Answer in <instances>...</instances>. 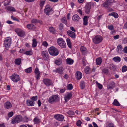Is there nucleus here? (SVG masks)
Segmentation results:
<instances>
[{"instance_id": "1", "label": "nucleus", "mask_w": 127, "mask_h": 127, "mask_svg": "<svg viewBox=\"0 0 127 127\" xmlns=\"http://www.w3.org/2000/svg\"><path fill=\"white\" fill-rule=\"evenodd\" d=\"M49 54L51 55L56 56L59 54V51L57 49L54 47H51L48 49Z\"/></svg>"}, {"instance_id": "2", "label": "nucleus", "mask_w": 127, "mask_h": 127, "mask_svg": "<svg viewBox=\"0 0 127 127\" xmlns=\"http://www.w3.org/2000/svg\"><path fill=\"white\" fill-rule=\"evenodd\" d=\"M59 100L57 95H54L50 97L49 99L48 102L50 103L53 104L58 102Z\"/></svg>"}, {"instance_id": "3", "label": "nucleus", "mask_w": 127, "mask_h": 127, "mask_svg": "<svg viewBox=\"0 0 127 127\" xmlns=\"http://www.w3.org/2000/svg\"><path fill=\"white\" fill-rule=\"evenodd\" d=\"M103 37L100 35H97L93 39V42L95 44H98L102 42L103 40Z\"/></svg>"}, {"instance_id": "4", "label": "nucleus", "mask_w": 127, "mask_h": 127, "mask_svg": "<svg viewBox=\"0 0 127 127\" xmlns=\"http://www.w3.org/2000/svg\"><path fill=\"white\" fill-rule=\"evenodd\" d=\"M57 42L58 44L62 48H65L66 47V43L62 38H59L57 40Z\"/></svg>"}, {"instance_id": "5", "label": "nucleus", "mask_w": 127, "mask_h": 127, "mask_svg": "<svg viewBox=\"0 0 127 127\" xmlns=\"http://www.w3.org/2000/svg\"><path fill=\"white\" fill-rule=\"evenodd\" d=\"M11 39L10 37H7L5 38L4 41L3 45L6 48H9L11 43Z\"/></svg>"}, {"instance_id": "6", "label": "nucleus", "mask_w": 127, "mask_h": 127, "mask_svg": "<svg viewBox=\"0 0 127 127\" xmlns=\"http://www.w3.org/2000/svg\"><path fill=\"white\" fill-rule=\"evenodd\" d=\"M22 119V117L20 116L13 117L12 118L11 123L13 124L20 122Z\"/></svg>"}, {"instance_id": "7", "label": "nucleus", "mask_w": 127, "mask_h": 127, "mask_svg": "<svg viewBox=\"0 0 127 127\" xmlns=\"http://www.w3.org/2000/svg\"><path fill=\"white\" fill-rule=\"evenodd\" d=\"M15 30L18 35L21 37L23 36L25 34L24 32L22 30L20 29H15Z\"/></svg>"}, {"instance_id": "8", "label": "nucleus", "mask_w": 127, "mask_h": 127, "mask_svg": "<svg viewBox=\"0 0 127 127\" xmlns=\"http://www.w3.org/2000/svg\"><path fill=\"white\" fill-rule=\"evenodd\" d=\"M10 78L14 82H17L20 80L19 76L16 74H14L10 76Z\"/></svg>"}, {"instance_id": "9", "label": "nucleus", "mask_w": 127, "mask_h": 127, "mask_svg": "<svg viewBox=\"0 0 127 127\" xmlns=\"http://www.w3.org/2000/svg\"><path fill=\"white\" fill-rule=\"evenodd\" d=\"M43 58L45 60H47L49 58V54L47 51H44L41 53Z\"/></svg>"}, {"instance_id": "10", "label": "nucleus", "mask_w": 127, "mask_h": 127, "mask_svg": "<svg viewBox=\"0 0 127 127\" xmlns=\"http://www.w3.org/2000/svg\"><path fill=\"white\" fill-rule=\"evenodd\" d=\"M54 117L55 119L60 121H63L64 119V116L60 114H57L55 115L54 116Z\"/></svg>"}, {"instance_id": "11", "label": "nucleus", "mask_w": 127, "mask_h": 127, "mask_svg": "<svg viewBox=\"0 0 127 127\" xmlns=\"http://www.w3.org/2000/svg\"><path fill=\"white\" fill-rule=\"evenodd\" d=\"M34 72L36 79L38 80L39 79L40 73L39 71V69L37 67H36L35 69Z\"/></svg>"}, {"instance_id": "12", "label": "nucleus", "mask_w": 127, "mask_h": 127, "mask_svg": "<svg viewBox=\"0 0 127 127\" xmlns=\"http://www.w3.org/2000/svg\"><path fill=\"white\" fill-rule=\"evenodd\" d=\"M44 83L47 86H48L52 84V81L49 79H45L43 80Z\"/></svg>"}, {"instance_id": "13", "label": "nucleus", "mask_w": 127, "mask_h": 127, "mask_svg": "<svg viewBox=\"0 0 127 127\" xmlns=\"http://www.w3.org/2000/svg\"><path fill=\"white\" fill-rule=\"evenodd\" d=\"M72 96V94L71 93H67L64 97L65 101L67 102L71 98Z\"/></svg>"}, {"instance_id": "14", "label": "nucleus", "mask_w": 127, "mask_h": 127, "mask_svg": "<svg viewBox=\"0 0 127 127\" xmlns=\"http://www.w3.org/2000/svg\"><path fill=\"white\" fill-rule=\"evenodd\" d=\"M112 1L111 0H106L103 4V6L106 8H108L110 5L112 3Z\"/></svg>"}, {"instance_id": "15", "label": "nucleus", "mask_w": 127, "mask_h": 127, "mask_svg": "<svg viewBox=\"0 0 127 127\" xmlns=\"http://www.w3.org/2000/svg\"><path fill=\"white\" fill-rule=\"evenodd\" d=\"M67 34L69 36L72 38H75L76 37V35L75 33L70 30H68L67 31Z\"/></svg>"}, {"instance_id": "16", "label": "nucleus", "mask_w": 127, "mask_h": 127, "mask_svg": "<svg viewBox=\"0 0 127 127\" xmlns=\"http://www.w3.org/2000/svg\"><path fill=\"white\" fill-rule=\"evenodd\" d=\"M51 8L49 7H45L44 9V11L46 15H49L50 13V12L52 11Z\"/></svg>"}, {"instance_id": "17", "label": "nucleus", "mask_w": 127, "mask_h": 127, "mask_svg": "<svg viewBox=\"0 0 127 127\" xmlns=\"http://www.w3.org/2000/svg\"><path fill=\"white\" fill-rule=\"evenodd\" d=\"M72 20L75 22H78L80 19L79 16L77 14L74 15L72 17Z\"/></svg>"}, {"instance_id": "18", "label": "nucleus", "mask_w": 127, "mask_h": 127, "mask_svg": "<svg viewBox=\"0 0 127 127\" xmlns=\"http://www.w3.org/2000/svg\"><path fill=\"white\" fill-rule=\"evenodd\" d=\"M115 83L113 81H111L107 86V89H113L115 87Z\"/></svg>"}, {"instance_id": "19", "label": "nucleus", "mask_w": 127, "mask_h": 127, "mask_svg": "<svg viewBox=\"0 0 127 127\" xmlns=\"http://www.w3.org/2000/svg\"><path fill=\"white\" fill-rule=\"evenodd\" d=\"M91 5L90 4H88L86 5L85 7V12L87 14H89L91 8Z\"/></svg>"}, {"instance_id": "20", "label": "nucleus", "mask_w": 127, "mask_h": 127, "mask_svg": "<svg viewBox=\"0 0 127 127\" xmlns=\"http://www.w3.org/2000/svg\"><path fill=\"white\" fill-rule=\"evenodd\" d=\"M12 107V105L9 102H7L4 104V107L5 108L8 109L11 108Z\"/></svg>"}, {"instance_id": "21", "label": "nucleus", "mask_w": 127, "mask_h": 127, "mask_svg": "<svg viewBox=\"0 0 127 127\" xmlns=\"http://www.w3.org/2000/svg\"><path fill=\"white\" fill-rule=\"evenodd\" d=\"M80 50L83 54L85 55L87 52L86 48L83 46L81 47L80 48Z\"/></svg>"}, {"instance_id": "22", "label": "nucleus", "mask_w": 127, "mask_h": 127, "mask_svg": "<svg viewBox=\"0 0 127 127\" xmlns=\"http://www.w3.org/2000/svg\"><path fill=\"white\" fill-rule=\"evenodd\" d=\"M64 70L63 69L59 68L56 69L53 71L54 72L58 73L60 74H62L63 73Z\"/></svg>"}, {"instance_id": "23", "label": "nucleus", "mask_w": 127, "mask_h": 127, "mask_svg": "<svg viewBox=\"0 0 127 127\" xmlns=\"http://www.w3.org/2000/svg\"><path fill=\"white\" fill-rule=\"evenodd\" d=\"M27 104L28 106H33L34 105L35 103L34 101L27 100Z\"/></svg>"}, {"instance_id": "24", "label": "nucleus", "mask_w": 127, "mask_h": 127, "mask_svg": "<svg viewBox=\"0 0 127 127\" xmlns=\"http://www.w3.org/2000/svg\"><path fill=\"white\" fill-rule=\"evenodd\" d=\"M102 62V59L101 57L97 58L96 59V64L99 65L101 64Z\"/></svg>"}, {"instance_id": "25", "label": "nucleus", "mask_w": 127, "mask_h": 127, "mask_svg": "<svg viewBox=\"0 0 127 127\" xmlns=\"http://www.w3.org/2000/svg\"><path fill=\"white\" fill-rule=\"evenodd\" d=\"M66 62L67 64L72 65L74 61L70 58H68L66 60Z\"/></svg>"}, {"instance_id": "26", "label": "nucleus", "mask_w": 127, "mask_h": 127, "mask_svg": "<svg viewBox=\"0 0 127 127\" xmlns=\"http://www.w3.org/2000/svg\"><path fill=\"white\" fill-rule=\"evenodd\" d=\"M122 47V46L120 45H118L117 46V52L119 54H121L123 51Z\"/></svg>"}, {"instance_id": "27", "label": "nucleus", "mask_w": 127, "mask_h": 127, "mask_svg": "<svg viewBox=\"0 0 127 127\" xmlns=\"http://www.w3.org/2000/svg\"><path fill=\"white\" fill-rule=\"evenodd\" d=\"M76 78L77 79L80 80L82 77V74L79 72H77L76 73Z\"/></svg>"}, {"instance_id": "28", "label": "nucleus", "mask_w": 127, "mask_h": 127, "mask_svg": "<svg viewBox=\"0 0 127 127\" xmlns=\"http://www.w3.org/2000/svg\"><path fill=\"white\" fill-rule=\"evenodd\" d=\"M27 28L30 29H34L35 28L34 25L32 24H29L27 25Z\"/></svg>"}, {"instance_id": "29", "label": "nucleus", "mask_w": 127, "mask_h": 127, "mask_svg": "<svg viewBox=\"0 0 127 127\" xmlns=\"http://www.w3.org/2000/svg\"><path fill=\"white\" fill-rule=\"evenodd\" d=\"M55 63L56 65H59L62 63L61 60L60 58L56 59L55 60Z\"/></svg>"}, {"instance_id": "30", "label": "nucleus", "mask_w": 127, "mask_h": 127, "mask_svg": "<svg viewBox=\"0 0 127 127\" xmlns=\"http://www.w3.org/2000/svg\"><path fill=\"white\" fill-rule=\"evenodd\" d=\"M89 17L87 16H84L83 18V20L84 21L83 24L84 25H86L88 24L87 21L88 20V18H89Z\"/></svg>"}, {"instance_id": "31", "label": "nucleus", "mask_w": 127, "mask_h": 127, "mask_svg": "<svg viewBox=\"0 0 127 127\" xmlns=\"http://www.w3.org/2000/svg\"><path fill=\"white\" fill-rule=\"evenodd\" d=\"M33 43L32 44V46L33 47H36L37 45V42L36 39L33 38L32 39Z\"/></svg>"}, {"instance_id": "32", "label": "nucleus", "mask_w": 127, "mask_h": 127, "mask_svg": "<svg viewBox=\"0 0 127 127\" xmlns=\"http://www.w3.org/2000/svg\"><path fill=\"white\" fill-rule=\"evenodd\" d=\"M21 59L20 58H18L15 59V63L16 65H19L21 62Z\"/></svg>"}, {"instance_id": "33", "label": "nucleus", "mask_w": 127, "mask_h": 127, "mask_svg": "<svg viewBox=\"0 0 127 127\" xmlns=\"http://www.w3.org/2000/svg\"><path fill=\"white\" fill-rule=\"evenodd\" d=\"M112 59L115 62H119L121 61L120 58L118 56L114 57Z\"/></svg>"}, {"instance_id": "34", "label": "nucleus", "mask_w": 127, "mask_h": 127, "mask_svg": "<svg viewBox=\"0 0 127 127\" xmlns=\"http://www.w3.org/2000/svg\"><path fill=\"white\" fill-rule=\"evenodd\" d=\"M31 22L32 23L34 24H36L38 23H41L42 22V21L35 19H32Z\"/></svg>"}, {"instance_id": "35", "label": "nucleus", "mask_w": 127, "mask_h": 127, "mask_svg": "<svg viewBox=\"0 0 127 127\" xmlns=\"http://www.w3.org/2000/svg\"><path fill=\"white\" fill-rule=\"evenodd\" d=\"M32 67H30L25 70V71L27 73H30L32 71Z\"/></svg>"}, {"instance_id": "36", "label": "nucleus", "mask_w": 127, "mask_h": 127, "mask_svg": "<svg viewBox=\"0 0 127 127\" xmlns=\"http://www.w3.org/2000/svg\"><path fill=\"white\" fill-rule=\"evenodd\" d=\"M33 121L35 124H37L40 122V120L39 117H37L34 119Z\"/></svg>"}, {"instance_id": "37", "label": "nucleus", "mask_w": 127, "mask_h": 127, "mask_svg": "<svg viewBox=\"0 0 127 127\" xmlns=\"http://www.w3.org/2000/svg\"><path fill=\"white\" fill-rule=\"evenodd\" d=\"M109 16H112L114 17L115 18H117L118 17V14L115 12H112L109 14Z\"/></svg>"}, {"instance_id": "38", "label": "nucleus", "mask_w": 127, "mask_h": 127, "mask_svg": "<svg viewBox=\"0 0 127 127\" xmlns=\"http://www.w3.org/2000/svg\"><path fill=\"white\" fill-rule=\"evenodd\" d=\"M113 104L114 105L116 106H120V104L116 99L114 100V102L113 103Z\"/></svg>"}, {"instance_id": "39", "label": "nucleus", "mask_w": 127, "mask_h": 127, "mask_svg": "<svg viewBox=\"0 0 127 127\" xmlns=\"http://www.w3.org/2000/svg\"><path fill=\"white\" fill-rule=\"evenodd\" d=\"M66 41L68 47L70 48H71L72 46L70 39L69 38H67L66 39Z\"/></svg>"}, {"instance_id": "40", "label": "nucleus", "mask_w": 127, "mask_h": 127, "mask_svg": "<svg viewBox=\"0 0 127 127\" xmlns=\"http://www.w3.org/2000/svg\"><path fill=\"white\" fill-rule=\"evenodd\" d=\"M46 0H40L39 5L41 7H42L45 3Z\"/></svg>"}, {"instance_id": "41", "label": "nucleus", "mask_w": 127, "mask_h": 127, "mask_svg": "<svg viewBox=\"0 0 127 127\" xmlns=\"http://www.w3.org/2000/svg\"><path fill=\"white\" fill-rule=\"evenodd\" d=\"M80 86L81 88V89H83L85 87V83L83 81H82L80 82Z\"/></svg>"}, {"instance_id": "42", "label": "nucleus", "mask_w": 127, "mask_h": 127, "mask_svg": "<svg viewBox=\"0 0 127 127\" xmlns=\"http://www.w3.org/2000/svg\"><path fill=\"white\" fill-rule=\"evenodd\" d=\"M33 54L32 51L31 50L27 51L24 53V54L27 55H31L32 54Z\"/></svg>"}, {"instance_id": "43", "label": "nucleus", "mask_w": 127, "mask_h": 127, "mask_svg": "<svg viewBox=\"0 0 127 127\" xmlns=\"http://www.w3.org/2000/svg\"><path fill=\"white\" fill-rule=\"evenodd\" d=\"M7 10H8L11 11H16L14 8L11 6H9L7 8Z\"/></svg>"}, {"instance_id": "44", "label": "nucleus", "mask_w": 127, "mask_h": 127, "mask_svg": "<svg viewBox=\"0 0 127 127\" xmlns=\"http://www.w3.org/2000/svg\"><path fill=\"white\" fill-rule=\"evenodd\" d=\"M61 21L62 22L65 24V25H67V21L65 17H64L61 19Z\"/></svg>"}, {"instance_id": "45", "label": "nucleus", "mask_w": 127, "mask_h": 127, "mask_svg": "<svg viewBox=\"0 0 127 127\" xmlns=\"http://www.w3.org/2000/svg\"><path fill=\"white\" fill-rule=\"evenodd\" d=\"M73 88V86L71 84H68L67 86V89L68 90H72Z\"/></svg>"}, {"instance_id": "46", "label": "nucleus", "mask_w": 127, "mask_h": 127, "mask_svg": "<svg viewBox=\"0 0 127 127\" xmlns=\"http://www.w3.org/2000/svg\"><path fill=\"white\" fill-rule=\"evenodd\" d=\"M90 70V68L88 66H86L85 68L84 71L87 74L88 73Z\"/></svg>"}, {"instance_id": "47", "label": "nucleus", "mask_w": 127, "mask_h": 127, "mask_svg": "<svg viewBox=\"0 0 127 127\" xmlns=\"http://www.w3.org/2000/svg\"><path fill=\"white\" fill-rule=\"evenodd\" d=\"M127 70L126 66L124 65L123 66L122 68V72H126Z\"/></svg>"}, {"instance_id": "48", "label": "nucleus", "mask_w": 127, "mask_h": 127, "mask_svg": "<svg viewBox=\"0 0 127 127\" xmlns=\"http://www.w3.org/2000/svg\"><path fill=\"white\" fill-rule=\"evenodd\" d=\"M38 97L37 96H33L31 98V99L32 100V101H34V102L35 101H36L37 100Z\"/></svg>"}, {"instance_id": "49", "label": "nucleus", "mask_w": 127, "mask_h": 127, "mask_svg": "<svg viewBox=\"0 0 127 127\" xmlns=\"http://www.w3.org/2000/svg\"><path fill=\"white\" fill-rule=\"evenodd\" d=\"M96 83L98 87L100 89H101L102 87V86L100 84L98 83L97 81H96Z\"/></svg>"}, {"instance_id": "50", "label": "nucleus", "mask_w": 127, "mask_h": 127, "mask_svg": "<svg viewBox=\"0 0 127 127\" xmlns=\"http://www.w3.org/2000/svg\"><path fill=\"white\" fill-rule=\"evenodd\" d=\"M68 114L70 115H74V112L71 111H69L67 112Z\"/></svg>"}, {"instance_id": "51", "label": "nucleus", "mask_w": 127, "mask_h": 127, "mask_svg": "<svg viewBox=\"0 0 127 127\" xmlns=\"http://www.w3.org/2000/svg\"><path fill=\"white\" fill-rule=\"evenodd\" d=\"M49 31L50 32L53 33L55 31L53 27H51L49 28Z\"/></svg>"}, {"instance_id": "52", "label": "nucleus", "mask_w": 127, "mask_h": 127, "mask_svg": "<svg viewBox=\"0 0 127 127\" xmlns=\"http://www.w3.org/2000/svg\"><path fill=\"white\" fill-rule=\"evenodd\" d=\"M42 45L46 47L48 45V44L46 41H44L42 42Z\"/></svg>"}, {"instance_id": "53", "label": "nucleus", "mask_w": 127, "mask_h": 127, "mask_svg": "<svg viewBox=\"0 0 127 127\" xmlns=\"http://www.w3.org/2000/svg\"><path fill=\"white\" fill-rule=\"evenodd\" d=\"M81 123H82V122H81V121L80 120H79L78 121L76 122V125L80 127L81 125Z\"/></svg>"}, {"instance_id": "54", "label": "nucleus", "mask_w": 127, "mask_h": 127, "mask_svg": "<svg viewBox=\"0 0 127 127\" xmlns=\"http://www.w3.org/2000/svg\"><path fill=\"white\" fill-rule=\"evenodd\" d=\"M13 112L12 111L11 112L8 113V117H11L13 116Z\"/></svg>"}, {"instance_id": "55", "label": "nucleus", "mask_w": 127, "mask_h": 127, "mask_svg": "<svg viewBox=\"0 0 127 127\" xmlns=\"http://www.w3.org/2000/svg\"><path fill=\"white\" fill-rule=\"evenodd\" d=\"M59 29L60 30H62L63 29L64 25L62 24H60L59 27Z\"/></svg>"}, {"instance_id": "56", "label": "nucleus", "mask_w": 127, "mask_h": 127, "mask_svg": "<svg viewBox=\"0 0 127 127\" xmlns=\"http://www.w3.org/2000/svg\"><path fill=\"white\" fill-rule=\"evenodd\" d=\"M106 127H114L113 124L112 123H109L106 126Z\"/></svg>"}, {"instance_id": "57", "label": "nucleus", "mask_w": 127, "mask_h": 127, "mask_svg": "<svg viewBox=\"0 0 127 127\" xmlns=\"http://www.w3.org/2000/svg\"><path fill=\"white\" fill-rule=\"evenodd\" d=\"M124 52L125 53H127V47L125 46L123 49Z\"/></svg>"}, {"instance_id": "58", "label": "nucleus", "mask_w": 127, "mask_h": 127, "mask_svg": "<svg viewBox=\"0 0 127 127\" xmlns=\"http://www.w3.org/2000/svg\"><path fill=\"white\" fill-rule=\"evenodd\" d=\"M82 62L83 65L84 66H85L86 65V61L85 59H82Z\"/></svg>"}, {"instance_id": "59", "label": "nucleus", "mask_w": 127, "mask_h": 127, "mask_svg": "<svg viewBox=\"0 0 127 127\" xmlns=\"http://www.w3.org/2000/svg\"><path fill=\"white\" fill-rule=\"evenodd\" d=\"M103 72L107 74L108 73V71L107 69H104L103 70Z\"/></svg>"}, {"instance_id": "60", "label": "nucleus", "mask_w": 127, "mask_h": 127, "mask_svg": "<svg viewBox=\"0 0 127 127\" xmlns=\"http://www.w3.org/2000/svg\"><path fill=\"white\" fill-rule=\"evenodd\" d=\"M65 88H64L60 90V93H63L65 92Z\"/></svg>"}, {"instance_id": "61", "label": "nucleus", "mask_w": 127, "mask_h": 127, "mask_svg": "<svg viewBox=\"0 0 127 127\" xmlns=\"http://www.w3.org/2000/svg\"><path fill=\"white\" fill-rule=\"evenodd\" d=\"M11 18L12 19L14 20L18 21V20L15 17H14V16H11Z\"/></svg>"}, {"instance_id": "62", "label": "nucleus", "mask_w": 127, "mask_h": 127, "mask_svg": "<svg viewBox=\"0 0 127 127\" xmlns=\"http://www.w3.org/2000/svg\"><path fill=\"white\" fill-rule=\"evenodd\" d=\"M94 127H99L97 125L95 122H93L92 123Z\"/></svg>"}, {"instance_id": "63", "label": "nucleus", "mask_w": 127, "mask_h": 127, "mask_svg": "<svg viewBox=\"0 0 127 127\" xmlns=\"http://www.w3.org/2000/svg\"><path fill=\"white\" fill-rule=\"evenodd\" d=\"M119 38V36L118 35H116L114 36V38L115 39H116Z\"/></svg>"}, {"instance_id": "64", "label": "nucleus", "mask_w": 127, "mask_h": 127, "mask_svg": "<svg viewBox=\"0 0 127 127\" xmlns=\"http://www.w3.org/2000/svg\"><path fill=\"white\" fill-rule=\"evenodd\" d=\"M70 29L72 31L75 32L76 31V30L73 27H71L70 28Z\"/></svg>"}]
</instances>
